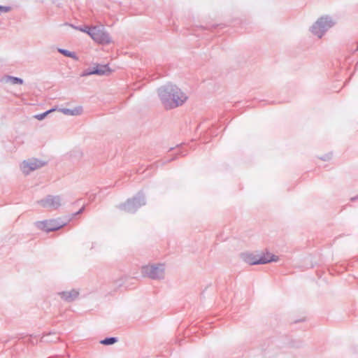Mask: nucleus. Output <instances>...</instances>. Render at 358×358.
<instances>
[{
    "mask_svg": "<svg viewBox=\"0 0 358 358\" xmlns=\"http://www.w3.org/2000/svg\"><path fill=\"white\" fill-rule=\"evenodd\" d=\"M157 92L162 104L169 109L182 105L188 98L185 92L171 83L161 86Z\"/></svg>",
    "mask_w": 358,
    "mask_h": 358,
    "instance_id": "obj_1",
    "label": "nucleus"
},
{
    "mask_svg": "<svg viewBox=\"0 0 358 358\" xmlns=\"http://www.w3.org/2000/svg\"><path fill=\"white\" fill-rule=\"evenodd\" d=\"M70 26L71 27V25ZM72 27L75 29L87 34L94 42L99 44L106 45L113 42L110 36L106 31L103 26H85L83 27H76L72 26Z\"/></svg>",
    "mask_w": 358,
    "mask_h": 358,
    "instance_id": "obj_2",
    "label": "nucleus"
},
{
    "mask_svg": "<svg viewBox=\"0 0 358 358\" xmlns=\"http://www.w3.org/2000/svg\"><path fill=\"white\" fill-rule=\"evenodd\" d=\"M336 22L330 16L325 15L320 17L310 27V32L317 36L319 38H322L325 32L331 28Z\"/></svg>",
    "mask_w": 358,
    "mask_h": 358,
    "instance_id": "obj_3",
    "label": "nucleus"
},
{
    "mask_svg": "<svg viewBox=\"0 0 358 358\" xmlns=\"http://www.w3.org/2000/svg\"><path fill=\"white\" fill-rule=\"evenodd\" d=\"M47 164L48 162L45 159L31 157L22 161L20 165V169L24 174L28 175L32 171L44 167Z\"/></svg>",
    "mask_w": 358,
    "mask_h": 358,
    "instance_id": "obj_4",
    "label": "nucleus"
},
{
    "mask_svg": "<svg viewBox=\"0 0 358 358\" xmlns=\"http://www.w3.org/2000/svg\"><path fill=\"white\" fill-rule=\"evenodd\" d=\"M165 267L162 264L144 266L141 268L142 274L152 279H162L164 276Z\"/></svg>",
    "mask_w": 358,
    "mask_h": 358,
    "instance_id": "obj_5",
    "label": "nucleus"
},
{
    "mask_svg": "<svg viewBox=\"0 0 358 358\" xmlns=\"http://www.w3.org/2000/svg\"><path fill=\"white\" fill-rule=\"evenodd\" d=\"M278 261V257L269 252L266 254L261 252L248 255V264L250 265L265 264Z\"/></svg>",
    "mask_w": 358,
    "mask_h": 358,
    "instance_id": "obj_6",
    "label": "nucleus"
},
{
    "mask_svg": "<svg viewBox=\"0 0 358 358\" xmlns=\"http://www.w3.org/2000/svg\"><path fill=\"white\" fill-rule=\"evenodd\" d=\"M59 111L67 116H80L83 113V108L81 106H76L70 108H62Z\"/></svg>",
    "mask_w": 358,
    "mask_h": 358,
    "instance_id": "obj_7",
    "label": "nucleus"
},
{
    "mask_svg": "<svg viewBox=\"0 0 358 358\" xmlns=\"http://www.w3.org/2000/svg\"><path fill=\"white\" fill-rule=\"evenodd\" d=\"M44 206L58 208L62 205V201L59 196H50L41 201Z\"/></svg>",
    "mask_w": 358,
    "mask_h": 358,
    "instance_id": "obj_8",
    "label": "nucleus"
},
{
    "mask_svg": "<svg viewBox=\"0 0 358 358\" xmlns=\"http://www.w3.org/2000/svg\"><path fill=\"white\" fill-rule=\"evenodd\" d=\"M111 72L110 69L106 65L97 66L94 70L85 72L83 76H90L96 74L99 76L108 75Z\"/></svg>",
    "mask_w": 358,
    "mask_h": 358,
    "instance_id": "obj_9",
    "label": "nucleus"
},
{
    "mask_svg": "<svg viewBox=\"0 0 358 358\" xmlns=\"http://www.w3.org/2000/svg\"><path fill=\"white\" fill-rule=\"evenodd\" d=\"M78 292L75 289L64 291L59 293V295L66 301L71 302L78 296Z\"/></svg>",
    "mask_w": 358,
    "mask_h": 358,
    "instance_id": "obj_10",
    "label": "nucleus"
},
{
    "mask_svg": "<svg viewBox=\"0 0 358 358\" xmlns=\"http://www.w3.org/2000/svg\"><path fill=\"white\" fill-rule=\"evenodd\" d=\"M3 81L6 83H8L10 85H22L23 84V80L21 78H18L16 77H12V76H6L3 78Z\"/></svg>",
    "mask_w": 358,
    "mask_h": 358,
    "instance_id": "obj_11",
    "label": "nucleus"
},
{
    "mask_svg": "<svg viewBox=\"0 0 358 358\" xmlns=\"http://www.w3.org/2000/svg\"><path fill=\"white\" fill-rule=\"evenodd\" d=\"M139 206H141V203L138 201H129L124 205V209L127 211H133L136 207H138Z\"/></svg>",
    "mask_w": 358,
    "mask_h": 358,
    "instance_id": "obj_12",
    "label": "nucleus"
},
{
    "mask_svg": "<svg viewBox=\"0 0 358 358\" xmlns=\"http://www.w3.org/2000/svg\"><path fill=\"white\" fill-rule=\"evenodd\" d=\"M64 224H58L56 221H51L46 226L48 231H55L60 229Z\"/></svg>",
    "mask_w": 358,
    "mask_h": 358,
    "instance_id": "obj_13",
    "label": "nucleus"
},
{
    "mask_svg": "<svg viewBox=\"0 0 358 358\" xmlns=\"http://www.w3.org/2000/svg\"><path fill=\"white\" fill-rule=\"evenodd\" d=\"M58 51L62 54L63 55L66 56V57H71V58H73L74 59H78V57L76 55L75 52H71L69 50H64V49H58Z\"/></svg>",
    "mask_w": 358,
    "mask_h": 358,
    "instance_id": "obj_14",
    "label": "nucleus"
},
{
    "mask_svg": "<svg viewBox=\"0 0 358 358\" xmlns=\"http://www.w3.org/2000/svg\"><path fill=\"white\" fill-rule=\"evenodd\" d=\"M55 109L53 108V109H51V110H49L48 111H46L45 113H42V114H40V115H37L35 116V117L38 120H43L48 114L51 113L52 112L55 111Z\"/></svg>",
    "mask_w": 358,
    "mask_h": 358,
    "instance_id": "obj_15",
    "label": "nucleus"
},
{
    "mask_svg": "<svg viewBox=\"0 0 358 358\" xmlns=\"http://www.w3.org/2000/svg\"><path fill=\"white\" fill-rule=\"evenodd\" d=\"M115 342H116V339L115 338H106V339L101 341V343L103 344V345H112V344L115 343Z\"/></svg>",
    "mask_w": 358,
    "mask_h": 358,
    "instance_id": "obj_16",
    "label": "nucleus"
},
{
    "mask_svg": "<svg viewBox=\"0 0 358 358\" xmlns=\"http://www.w3.org/2000/svg\"><path fill=\"white\" fill-rule=\"evenodd\" d=\"M10 10V7L0 6V14L1 13H8Z\"/></svg>",
    "mask_w": 358,
    "mask_h": 358,
    "instance_id": "obj_17",
    "label": "nucleus"
},
{
    "mask_svg": "<svg viewBox=\"0 0 358 358\" xmlns=\"http://www.w3.org/2000/svg\"><path fill=\"white\" fill-rule=\"evenodd\" d=\"M357 50H358V47H357Z\"/></svg>",
    "mask_w": 358,
    "mask_h": 358,
    "instance_id": "obj_18",
    "label": "nucleus"
}]
</instances>
